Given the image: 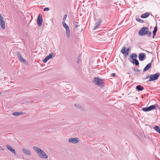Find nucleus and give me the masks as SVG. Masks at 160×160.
I'll return each mask as SVG.
<instances>
[{
  "instance_id": "obj_4",
  "label": "nucleus",
  "mask_w": 160,
  "mask_h": 160,
  "mask_svg": "<svg viewBox=\"0 0 160 160\" xmlns=\"http://www.w3.org/2000/svg\"><path fill=\"white\" fill-rule=\"evenodd\" d=\"M160 75V73L158 72L153 74L151 75L150 76L149 79L148 81L150 82L157 80Z\"/></svg>"
},
{
  "instance_id": "obj_18",
  "label": "nucleus",
  "mask_w": 160,
  "mask_h": 160,
  "mask_svg": "<svg viewBox=\"0 0 160 160\" xmlns=\"http://www.w3.org/2000/svg\"><path fill=\"white\" fill-rule=\"evenodd\" d=\"M157 29H158V28H157V26L156 25V26H155L154 28V29L152 32V33H153L152 38H154V36L156 35V32L157 31Z\"/></svg>"
},
{
  "instance_id": "obj_16",
  "label": "nucleus",
  "mask_w": 160,
  "mask_h": 160,
  "mask_svg": "<svg viewBox=\"0 0 160 160\" xmlns=\"http://www.w3.org/2000/svg\"><path fill=\"white\" fill-rule=\"evenodd\" d=\"M150 15V14L148 12H146L142 14L141 16V17L142 18H146L148 17Z\"/></svg>"
},
{
  "instance_id": "obj_10",
  "label": "nucleus",
  "mask_w": 160,
  "mask_h": 160,
  "mask_svg": "<svg viewBox=\"0 0 160 160\" xmlns=\"http://www.w3.org/2000/svg\"><path fill=\"white\" fill-rule=\"evenodd\" d=\"M138 58L140 61H143L146 58V54L143 53H141L139 54Z\"/></svg>"
},
{
  "instance_id": "obj_36",
  "label": "nucleus",
  "mask_w": 160,
  "mask_h": 160,
  "mask_svg": "<svg viewBox=\"0 0 160 160\" xmlns=\"http://www.w3.org/2000/svg\"><path fill=\"white\" fill-rule=\"evenodd\" d=\"M111 75H112L113 77H114L115 76V74L114 73H112Z\"/></svg>"
},
{
  "instance_id": "obj_6",
  "label": "nucleus",
  "mask_w": 160,
  "mask_h": 160,
  "mask_svg": "<svg viewBox=\"0 0 160 160\" xmlns=\"http://www.w3.org/2000/svg\"><path fill=\"white\" fill-rule=\"evenodd\" d=\"M126 48L125 47H123L121 50V52L125 55L126 57H127L129 54V52L130 50V49L128 48L126 50Z\"/></svg>"
},
{
  "instance_id": "obj_22",
  "label": "nucleus",
  "mask_w": 160,
  "mask_h": 160,
  "mask_svg": "<svg viewBox=\"0 0 160 160\" xmlns=\"http://www.w3.org/2000/svg\"><path fill=\"white\" fill-rule=\"evenodd\" d=\"M23 113L21 112H14L12 113V115L15 116H19L22 115Z\"/></svg>"
},
{
  "instance_id": "obj_15",
  "label": "nucleus",
  "mask_w": 160,
  "mask_h": 160,
  "mask_svg": "<svg viewBox=\"0 0 160 160\" xmlns=\"http://www.w3.org/2000/svg\"><path fill=\"white\" fill-rule=\"evenodd\" d=\"M151 62L149 63L145 67L143 70V72L147 71L149 69L151 66Z\"/></svg>"
},
{
  "instance_id": "obj_37",
  "label": "nucleus",
  "mask_w": 160,
  "mask_h": 160,
  "mask_svg": "<svg viewBox=\"0 0 160 160\" xmlns=\"http://www.w3.org/2000/svg\"><path fill=\"white\" fill-rule=\"evenodd\" d=\"M147 51V52H148V53L149 52H148V51Z\"/></svg>"
},
{
  "instance_id": "obj_7",
  "label": "nucleus",
  "mask_w": 160,
  "mask_h": 160,
  "mask_svg": "<svg viewBox=\"0 0 160 160\" xmlns=\"http://www.w3.org/2000/svg\"><path fill=\"white\" fill-rule=\"evenodd\" d=\"M156 107V105H152L148 107L142 108V110L144 112H148L154 110Z\"/></svg>"
},
{
  "instance_id": "obj_2",
  "label": "nucleus",
  "mask_w": 160,
  "mask_h": 160,
  "mask_svg": "<svg viewBox=\"0 0 160 160\" xmlns=\"http://www.w3.org/2000/svg\"><path fill=\"white\" fill-rule=\"evenodd\" d=\"M92 82L94 84L99 86L102 85L103 82V80L99 77L95 78Z\"/></svg>"
},
{
  "instance_id": "obj_26",
  "label": "nucleus",
  "mask_w": 160,
  "mask_h": 160,
  "mask_svg": "<svg viewBox=\"0 0 160 160\" xmlns=\"http://www.w3.org/2000/svg\"><path fill=\"white\" fill-rule=\"evenodd\" d=\"M136 20L137 21L141 23H143L144 22V21L143 20L141 19L140 18H136Z\"/></svg>"
},
{
  "instance_id": "obj_3",
  "label": "nucleus",
  "mask_w": 160,
  "mask_h": 160,
  "mask_svg": "<svg viewBox=\"0 0 160 160\" xmlns=\"http://www.w3.org/2000/svg\"><path fill=\"white\" fill-rule=\"evenodd\" d=\"M62 25L63 27L66 29V34L68 38H69L70 36V31L68 25L65 22H62Z\"/></svg>"
},
{
  "instance_id": "obj_29",
  "label": "nucleus",
  "mask_w": 160,
  "mask_h": 160,
  "mask_svg": "<svg viewBox=\"0 0 160 160\" xmlns=\"http://www.w3.org/2000/svg\"><path fill=\"white\" fill-rule=\"evenodd\" d=\"M67 17V15L66 14L65 15L63 18V22H65V20H66Z\"/></svg>"
},
{
  "instance_id": "obj_11",
  "label": "nucleus",
  "mask_w": 160,
  "mask_h": 160,
  "mask_svg": "<svg viewBox=\"0 0 160 160\" xmlns=\"http://www.w3.org/2000/svg\"><path fill=\"white\" fill-rule=\"evenodd\" d=\"M17 56L18 57L19 60L21 62L25 63L26 61V60L23 58L21 54L19 52H17Z\"/></svg>"
},
{
  "instance_id": "obj_23",
  "label": "nucleus",
  "mask_w": 160,
  "mask_h": 160,
  "mask_svg": "<svg viewBox=\"0 0 160 160\" xmlns=\"http://www.w3.org/2000/svg\"><path fill=\"white\" fill-rule=\"evenodd\" d=\"M132 63L135 64V65L138 66L139 64V62L138 60L136 59H134L132 62Z\"/></svg>"
},
{
  "instance_id": "obj_5",
  "label": "nucleus",
  "mask_w": 160,
  "mask_h": 160,
  "mask_svg": "<svg viewBox=\"0 0 160 160\" xmlns=\"http://www.w3.org/2000/svg\"><path fill=\"white\" fill-rule=\"evenodd\" d=\"M148 30V27H143L141 28L139 32V35L140 36H143L146 35L147 30Z\"/></svg>"
},
{
  "instance_id": "obj_14",
  "label": "nucleus",
  "mask_w": 160,
  "mask_h": 160,
  "mask_svg": "<svg viewBox=\"0 0 160 160\" xmlns=\"http://www.w3.org/2000/svg\"><path fill=\"white\" fill-rule=\"evenodd\" d=\"M6 146L7 148L10 150L15 155L16 154V153L15 150L12 148L10 146H9L8 145H6Z\"/></svg>"
},
{
  "instance_id": "obj_34",
  "label": "nucleus",
  "mask_w": 160,
  "mask_h": 160,
  "mask_svg": "<svg viewBox=\"0 0 160 160\" xmlns=\"http://www.w3.org/2000/svg\"><path fill=\"white\" fill-rule=\"evenodd\" d=\"M3 18V17L2 15L0 14V20L2 19Z\"/></svg>"
},
{
  "instance_id": "obj_30",
  "label": "nucleus",
  "mask_w": 160,
  "mask_h": 160,
  "mask_svg": "<svg viewBox=\"0 0 160 160\" xmlns=\"http://www.w3.org/2000/svg\"><path fill=\"white\" fill-rule=\"evenodd\" d=\"M132 69L135 72H140V70L138 69H136L135 68L132 67Z\"/></svg>"
},
{
  "instance_id": "obj_1",
  "label": "nucleus",
  "mask_w": 160,
  "mask_h": 160,
  "mask_svg": "<svg viewBox=\"0 0 160 160\" xmlns=\"http://www.w3.org/2000/svg\"><path fill=\"white\" fill-rule=\"evenodd\" d=\"M33 148L40 158H48V156L40 148L36 147H33Z\"/></svg>"
},
{
  "instance_id": "obj_13",
  "label": "nucleus",
  "mask_w": 160,
  "mask_h": 160,
  "mask_svg": "<svg viewBox=\"0 0 160 160\" xmlns=\"http://www.w3.org/2000/svg\"><path fill=\"white\" fill-rule=\"evenodd\" d=\"M0 24L2 29H5V21L3 20V18L0 20Z\"/></svg>"
},
{
  "instance_id": "obj_17",
  "label": "nucleus",
  "mask_w": 160,
  "mask_h": 160,
  "mask_svg": "<svg viewBox=\"0 0 160 160\" xmlns=\"http://www.w3.org/2000/svg\"><path fill=\"white\" fill-rule=\"evenodd\" d=\"M22 151L25 154L27 155H30L31 154L29 150L25 148L22 149Z\"/></svg>"
},
{
  "instance_id": "obj_32",
  "label": "nucleus",
  "mask_w": 160,
  "mask_h": 160,
  "mask_svg": "<svg viewBox=\"0 0 160 160\" xmlns=\"http://www.w3.org/2000/svg\"><path fill=\"white\" fill-rule=\"evenodd\" d=\"M50 9L49 8H44L43 10L44 11H48Z\"/></svg>"
},
{
  "instance_id": "obj_33",
  "label": "nucleus",
  "mask_w": 160,
  "mask_h": 160,
  "mask_svg": "<svg viewBox=\"0 0 160 160\" xmlns=\"http://www.w3.org/2000/svg\"><path fill=\"white\" fill-rule=\"evenodd\" d=\"M80 58V57H78L77 61V63H79L80 62V61L81 60Z\"/></svg>"
},
{
  "instance_id": "obj_31",
  "label": "nucleus",
  "mask_w": 160,
  "mask_h": 160,
  "mask_svg": "<svg viewBox=\"0 0 160 160\" xmlns=\"http://www.w3.org/2000/svg\"><path fill=\"white\" fill-rule=\"evenodd\" d=\"M78 23V22H76L74 21L73 22V24H74V25L75 26V27L76 28H77L78 27V25L77 24Z\"/></svg>"
},
{
  "instance_id": "obj_28",
  "label": "nucleus",
  "mask_w": 160,
  "mask_h": 160,
  "mask_svg": "<svg viewBox=\"0 0 160 160\" xmlns=\"http://www.w3.org/2000/svg\"><path fill=\"white\" fill-rule=\"evenodd\" d=\"M48 60L49 59L48 58L46 57L43 60V62L44 63H46Z\"/></svg>"
},
{
  "instance_id": "obj_24",
  "label": "nucleus",
  "mask_w": 160,
  "mask_h": 160,
  "mask_svg": "<svg viewBox=\"0 0 160 160\" xmlns=\"http://www.w3.org/2000/svg\"><path fill=\"white\" fill-rule=\"evenodd\" d=\"M53 55V53H51L49 54V55L47 56L46 57L47 58H48V59H51L52 58V56Z\"/></svg>"
},
{
  "instance_id": "obj_25",
  "label": "nucleus",
  "mask_w": 160,
  "mask_h": 160,
  "mask_svg": "<svg viewBox=\"0 0 160 160\" xmlns=\"http://www.w3.org/2000/svg\"><path fill=\"white\" fill-rule=\"evenodd\" d=\"M146 32V35H147L148 37H150L152 34L151 32L150 31H149L148 30H147Z\"/></svg>"
},
{
  "instance_id": "obj_27",
  "label": "nucleus",
  "mask_w": 160,
  "mask_h": 160,
  "mask_svg": "<svg viewBox=\"0 0 160 160\" xmlns=\"http://www.w3.org/2000/svg\"><path fill=\"white\" fill-rule=\"evenodd\" d=\"M75 106H76V107H77L78 108L81 109L82 108V107L79 104H75Z\"/></svg>"
},
{
  "instance_id": "obj_20",
  "label": "nucleus",
  "mask_w": 160,
  "mask_h": 160,
  "mask_svg": "<svg viewBox=\"0 0 160 160\" xmlns=\"http://www.w3.org/2000/svg\"><path fill=\"white\" fill-rule=\"evenodd\" d=\"M136 89L138 91H142L143 89V88L141 85H138L136 86Z\"/></svg>"
},
{
  "instance_id": "obj_9",
  "label": "nucleus",
  "mask_w": 160,
  "mask_h": 160,
  "mask_svg": "<svg viewBox=\"0 0 160 160\" xmlns=\"http://www.w3.org/2000/svg\"><path fill=\"white\" fill-rule=\"evenodd\" d=\"M79 140L77 138H71L69 139L68 142L70 143H76L79 142Z\"/></svg>"
},
{
  "instance_id": "obj_19",
  "label": "nucleus",
  "mask_w": 160,
  "mask_h": 160,
  "mask_svg": "<svg viewBox=\"0 0 160 160\" xmlns=\"http://www.w3.org/2000/svg\"><path fill=\"white\" fill-rule=\"evenodd\" d=\"M137 57V55L136 53H133L130 56V58H132V60L134 59H136Z\"/></svg>"
},
{
  "instance_id": "obj_38",
  "label": "nucleus",
  "mask_w": 160,
  "mask_h": 160,
  "mask_svg": "<svg viewBox=\"0 0 160 160\" xmlns=\"http://www.w3.org/2000/svg\"><path fill=\"white\" fill-rule=\"evenodd\" d=\"M1 94V93L0 92V95Z\"/></svg>"
},
{
  "instance_id": "obj_21",
  "label": "nucleus",
  "mask_w": 160,
  "mask_h": 160,
  "mask_svg": "<svg viewBox=\"0 0 160 160\" xmlns=\"http://www.w3.org/2000/svg\"><path fill=\"white\" fill-rule=\"evenodd\" d=\"M154 129L158 133L160 134V128L158 126H155Z\"/></svg>"
},
{
  "instance_id": "obj_8",
  "label": "nucleus",
  "mask_w": 160,
  "mask_h": 160,
  "mask_svg": "<svg viewBox=\"0 0 160 160\" xmlns=\"http://www.w3.org/2000/svg\"><path fill=\"white\" fill-rule=\"evenodd\" d=\"M42 15L40 14H39L38 16L37 21L38 24L39 26H41L42 24Z\"/></svg>"
},
{
  "instance_id": "obj_35",
  "label": "nucleus",
  "mask_w": 160,
  "mask_h": 160,
  "mask_svg": "<svg viewBox=\"0 0 160 160\" xmlns=\"http://www.w3.org/2000/svg\"><path fill=\"white\" fill-rule=\"evenodd\" d=\"M4 149L3 148V147H2L1 146H0V150H3Z\"/></svg>"
},
{
  "instance_id": "obj_12",
  "label": "nucleus",
  "mask_w": 160,
  "mask_h": 160,
  "mask_svg": "<svg viewBox=\"0 0 160 160\" xmlns=\"http://www.w3.org/2000/svg\"><path fill=\"white\" fill-rule=\"evenodd\" d=\"M102 22L101 18H99L97 22L95 23V26L94 27L93 29L96 30L97 27Z\"/></svg>"
}]
</instances>
